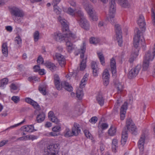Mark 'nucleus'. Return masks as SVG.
<instances>
[{
  "instance_id": "48",
  "label": "nucleus",
  "mask_w": 155,
  "mask_h": 155,
  "mask_svg": "<svg viewBox=\"0 0 155 155\" xmlns=\"http://www.w3.org/2000/svg\"><path fill=\"white\" fill-rule=\"evenodd\" d=\"M38 89L40 92L43 95H45L46 94V88L45 87L43 86H40L39 87Z\"/></svg>"
},
{
  "instance_id": "61",
  "label": "nucleus",
  "mask_w": 155,
  "mask_h": 155,
  "mask_svg": "<svg viewBox=\"0 0 155 155\" xmlns=\"http://www.w3.org/2000/svg\"><path fill=\"white\" fill-rule=\"evenodd\" d=\"M54 11L57 14H59L60 13V11L58 8L57 6L56 5H54Z\"/></svg>"
},
{
  "instance_id": "22",
  "label": "nucleus",
  "mask_w": 155,
  "mask_h": 155,
  "mask_svg": "<svg viewBox=\"0 0 155 155\" xmlns=\"http://www.w3.org/2000/svg\"><path fill=\"white\" fill-rule=\"evenodd\" d=\"M34 127L32 125H25L21 128V130L23 131L28 132H31L33 131Z\"/></svg>"
},
{
  "instance_id": "7",
  "label": "nucleus",
  "mask_w": 155,
  "mask_h": 155,
  "mask_svg": "<svg viewBox=\"0 0 155 155\" xmlns=\"http://www.w3.org/2000/svg\"><path fill=\"white\" fill-rule=\"evenodd\" d=\"M58 20L63 26L62 29L63 32H70L69 31V28L67 20L64 19L63 18L60 16L58 17Z\"/></svg>"
},
{
  "instance_id": "34",
  "label": "nucleus",
  "mask_w": 155,
  "mask_h": 155,
  "mask_svg": "<svg viewBox=\"0 0 155 155\" xmlns=\"http://www.w3.org/2000/svg\"><path fill=\"white\" fill-rule=\"evenodd\" d=\"M118 147V141L116 139H113L112 144V151L115 152Z\"/></svg>"
},
{
  "instance_id": "51",
  "label": "nucleus",
  "mask_w": 155,
  "mask_h": 155,
  "mask_svg": "<svg viewBox=\"0 0 155 155\" xmlns=\"http://www.w3.org/2000/svg\"><path fill=\"white\" fill-rule=\"evenodd\" d=\"M11 100L15 103H18L20 101V98L18 96H13Z\"/></svg>"
},
{
  "instance_id": "31",
  "label": "nucleus",
  "mask_w": 155,
  "mask_h": 155,
  "mask_svg": "<svg viewBox=\"0 0 155 155\" xmlns=\"http://www.w3.org/2000/svg\"><path fill=\"white\" fill-rule=\"evenodd\" d=\"M87 57L83 59L80 62V70L81 71L84 70L86 68Z\"/></svg>"
},
{
  "instance_id": "29",
  "label": "nucleus",
  "mask_w": 155,
  "mask_h": 155,
  "mask_svg": "<svg viewBox=\"0 0 155 155\" xmlns=\"http://www.w3.org/2000/svg\"><path fill=\"white\" fill-rule=\"evenodd\" d=\"M2 52L3 54L5 57L8 55V47L7 43H3L2 45Z\"/></svg>"
},
{
  "instance_id": "46",
  "label": "nucleus",
  "mask_w": 155,
  "mask_h": 155,
  "mask_svg": "<svg viewBox=\"0 0 155 155\" xmlns=\"http://www.w3.org/2000/svg\"><path fill=\"white\" fill-rule=\"evenodd\" d=\"M114 14H109L108 17L107 18V20L110 21L111 23L113 24L114 22Z\"/></svg>"
},
{
  "instance_id": "19",
  "label": "nucleus",
  "mask_w": 155,
  "mask_h": 155,
  "mask_svg": "<svg viewBox=\"0 0 155 155\" xmlns=\"http://www.w3.org/2000/svg\"><path fill=\"white\" fill-rule=\"evenodd\" d=\"M110 66L112 74H115L117 72L116 63L115 59L113 58L111 59Z\"/></svg>"
},
{
  "instance_id": "25",
  "label": "nucleus",
  "mask_w": 155,
  "mask_h": 155,
  "mask_svg": "<svg viewBox=\"0 0 155 155\" xmlns=\"http://www.w3.org/2000/svg\"><path fill=\"white\" fill-rule=\"evenodd\" d=\"M139 50L136 49L135 52L132 51V53L131 55L130 58L129 59V61L130 63H132L134 61L135 59L137 57L138 55Z\"/></svg>"
},
{
  "instance_id": "11",
  "label": "nucleus",
  "mask_w": 155,
  "mask_h": 155,
  "mask_svg": "<svg viewBox=\"0 0 155 155\" xmlns=\"http://www.w3.org/2000/svg\"><path fill=\"white\" fill-rule=\"evenodd\" d=\"M145 138V136L144 135H142L140 137L138 143V147L140 149V152L141 154H143Z\"/></svg>"
},
{
  "instance_id": "3",
  "label": "nucleus",
  "mask_w": 155,
  "mask_h": 155,
  "mask_svg": "<svg viewBox=\"0 0 155 155\" xmlns=\"http://www.w3.org/2000/svg\"><path fill=\"white\" fill-rule=\"evenodd\" d=\"M84 8L93 21H97L98 20V18L96 12L93 10V7L91 5L86 4L84 5Z\"/></svg>"
},
{
  "instance_id": "52",
  "label": "nucleus",
  "mask_w": 155,
  "mask_h": 155,
  "mask_svg": "<svg viewBox=\"0 0 155 155\" xmlns=\"http://www.w3.org/2000/svg\"><path fill=\"white\" fill-rule=\"evenodd\" d=\"M84 133L85 136L87 138L91 139L92 138V135L88 130H85L84 131Z\"/></svg>"
},
{
  "instance_id": "1",
  "label": "nucleus",
  "mask_w": 155,
  "mask_h": 155,
  "mask_svg": "<svg viewBox=\"0 0 155 155\" xmlns=\"http://www.w3.org/2000/svg\"><path fill=\"white\" fill-rule=\"evenodd\" d=\"M60 148L58 143L52 144L44 149L43 155H57L56 152Z\"/></svg>"
},
{
  "instance_id": "50",
  "label": "nucleus",
  "mask_w": 155,
  "mask_h": 155,
  "mask_svg": "<svg viewBox=\"0 0 155 155\" xmlns=\"http://www.w3.org/2000/svg\"><path fill=\"white\" fill-rule=\"evenodd\" d=\"M11 90H16L18 88L17 85L14 83H12L9 86Z\"/></svg>"
},
{
  "instance_id": "41",
  "label": "nucleus",
  "mask_w": 155,
  "mask_h": 155,
  "mask_svg": "<svg viewBox=\"0 0 155 155\" xmlns=\"http://www.w3.org/2000/svg\"><path fill=\"white\" fill-rule=\"evenodd\" d=\"M116 130L114 127H111L108 130V134L110 136H114L116 134Z\"/></svg>"
},
{
  "instance_id": "38",
  "label": "nucleus",
  "mask_w": 155,
  "mask_h": 155,
  "mask_svg": "<svg viewBox=\"0 0 155 155\" xmlns=\"http://www.w3.org/2000/svg\"><path fill=\"white\" fill-rule=\"evenodd\" d=\"M152 19L153 25L155 27V5L151 9Z\"/></svg>"
},
{
  "instance_id": "33",
  "label": "nucleus",
  "mask_w": 155,
  "mask_h": 155,
  "mask_svg": "<svg viewBox=\"0 0 155 155\" xmlns=\"http://www.w3.org/2000/svg\"><path fill=\"white\" fill-rule=\"evenodd\" d=\"M64 137H69L74 136L72 133V130H71L68 128H66L65 129L64 132Z\"/></svg>"
},
{
  "instance_id": "47",
  "label": "nucleus",
  "mask_w": 155,
  "mask_h": 155,
  "mask_svg": "<svg viewBox=\"0 0 155 155\" xmlns=\"http://www.w3.org/2000/svg\"><path fill=\"white\" fill-rule=\"evenodd\" d=\"M109 74L107 70H105L104 71L102 74V77L103 79H106L109 78Z\"/></svg>"
},
{
  "instance_id": "53",
  "label": "nucleus",
  "mask_w": 155,
  "mask_h": 155,
  "mask_svg": "<svg viewBox=\"0 0 155 155\" xmlns=\"http://www.w3.org/2000/svg\"><path fill=\"white\" fill-rule=\"evenodd\" d=\"M54 82L55 85L57 89L58 90H60L61 89L62 85H61H61L60 84V81H56Z\"/></svg>"
},
{
  "instance_id": "54",
  "label": "nucleus",
  "mask_w": 155,
  "mask_h": 155,
  "mask_svg": "<svg viewBox=\"0 0 155 155\" xmlns=\"http://www.w3.org/2000/svg\"><path fill=\"white\" fill-rule=\"evenodd\" d=\"M52 130L54 132H59L61 130V127L60 125L55 126L52 128Z\"/></svg>"
},
{
  "instance_id": "40",
  "label": "nucleus",
  "mask_w": 155,
  "mask_h": 155,
  "mask_svg": "<svg viewBox=\"0 0 155 155\" xmlns=\"http://www.w3.org/2000/svg\"><path fill=\"white\" fill-rule=\"evenodd\" d=\"M24 14H22V15H21L20 16H19L20 15L17 16H13V18L15 22L20 23L22 21V18L24 16Z\"/></svg>"
},
{
  "instance_id": "39",
  "label": "nucleus",
  "mask_w": 155,
  "mask_h": 155,
  "mask_svg": "<svg viewBox=\"0 0 155 155\" xmlns=\"http://www.w3.org/2000/svg\"><path fill=\"white\" fill-rule=\"evenodd\" d=\"M144 38L143 33L140 30H137V34L135 35L134 39H141Z\"/></svg>"
},
{
  "instance_id": "12",
  "label": "nucleus",
  "mask_w": 155,
  "mask_h": 155,
  "mask_svg": "<svg viewBox=\"0 0 155 155\" xmlns=\"http://www.w3.org/2000/svg\"><path fill=\"white\" fill-rule=\"evenodd\" d=\"M71 129L74 136H78L81 131L80 125L76 123H74Z\"/></svg>"
},
{
  "instance_id": "10",
  "label": "nucleus",
  "mask_w": 155,
  "mask_h": 155,
  "mask_svg": "<svg viewBox=\"0 0 155 155\" xmlns=\"http://www.w3.org/2000/svg\"><path fill=\"white\" fill-rule=\"evenodd\" d=\"M127 102H125L121 107L120 110V118L121 120H124L125 117L126 110L127 108Z\"/></svg>"
},
{
  "instance_id": "36",
  "label": "nucleus",
  "mask_w": 155,
  "mask_h": 155,
  "mask_svg": "<svg viewBox=\"0 0 155 155\" xmlns=\"http://www.w3.org/2000/svg\"><path fill=\"white\" fill-rule=\"evenodd\" d=\"M8 81V78H5L2 79L0 81V87L4 88Z\"/></svg>"
},
{
  "instance_id": "64",
  "label": "nucleus",
  "mask_w": 155,
  "mask_h": 155,
  "mask_svg": "<svg viewBox=\"0 0 155 155\" xmlns=\"http://www.w3.org/2000/svg\"><path fill=\"white\" fill-rule=\"evenodd\" d=\"M28 135H27L25 137H22L18 138L17 140H28Z\"/></svg>"
},
{
  "instance_id": "37",
  "label": "nucleus",
  "mask_w": 155,
  "mask_h": 155,
  "mask_svg": "<svg viewBox=\"0 0 155 155\" xmlns=\"http://www.w3.org/2000/svg\"><path fill=\"white\" fill-rule=\"evenodd\" d=\"M118 2L122 7L126 8L129 6L127 0H118Z\"/></svg>"
},
{
  "instance_id": "4",
  "label": "nucleus",
  "mask_w": 155,
  "mask_h": 155,
  "mask_svg": "<svg viewBox=\"0 0 155 155\" xmlns=\"http://www.w3.org/2000/svg\"><path fill=\"white\" fill-rule=\"evenodd\" d=\"M126 127H124V129L126 128L127 130H129L131 132V133L134 135H136L137 134V129L135 124L132 123V121L131 119H127L126 122Z\"/></svg>"
},
{
  "instance_id": "6",
  "label": "nucleus",
  "mask_w": 155,
  "mask_h": 155,
  "mask_svg": "<svg viewBox=\"0 0 155 155\" xmlns=\"http://www.w3.org/2000/svg\"><path fill=\"white\" fill-rule=\"evenodd\" d=\"M141 69V65H138L134 68L132 69L129 73V78L131 79L135 77L138 74Z\"/></svg>"
},
{
  "instance_id": "18",
  "label": "nucleus",
  "mask_w": 155,
  "mask_h": 155,
  "mask_svg": "<svg viewBox=\"0 0 155 155\" xmlns=\"http://www.w3.org/2000/svg\"><path fill=\"white\" fill-rule=\"evenodd\" d=\"M48 116L51 121L56 124H58L60 122L59 120L55 116L54 112L52 111H50L48 113Z\"/></svg>"
},
{
  "instance_id": "5",
  "label": "nucleus",
  "mask_w": 155,
  "mask_h": 155,
  "mask_svg": "<svg viewBox=\"0 0 155 155\" xmlns=\"http://www.w3.org/2000/svg\"><path fill=\"white\" fill-rule=\"evenodd\" d=\"M78 22L80 27L86 30H89L90 28V25L86 18L79 19L77 21Z\"/></svg>"
},
{
  "instance_id": "56",
  "label": "nucleus",
  "mask_w": 155,
  "mask_h": 155,
  "mask_svg": "<svg viewBox=\"0 0 155 155\" xmlns=\"http://www.w3.org/2000/svg\"><path fill=\"white\" fill-rule=\"evenodd\" d=\"M97 118L95 116L92 117L89 120V121L92 124H95L97 121Z\"/></svg>"
},
{
  "instance_id": "28",
  "label": "nucleus",
  "mask_w": 155,
  "mask_h": 155,
  "mask_svg": "<svg viewBox=\"0 0 155 155\" xmlns=\"http://www.w3.org/2000/svg\"><path fill=\"white\" fill-rule=\"evenodd\" d=\"M96 100L97 103L101 106H102L104 105V99L101 94H99L97 96Z\"/></svg>"
},
{
  "instance_id": "21",
  "label": "nucleus",
  "mask_w": 155,
  "mask_h": 155,
  "mask_svg": "<svg viewBox=\"0 0 155 155\" xmlns=\"http://www.w3.org/2000/svg\"><path fill=\"white\" fill-rule=\"evenodd\" d=\"M66 42V48L69 53H71L74 48L75 45L72 43L68 39Z\"/></svg>"
},
{
  "instance_id": "43",
  "label": "nucleus",
  "mask_w": 155,
  "mask_h": 155,
  "mask_svg": "<svg viewBox=\"0 0 155 155\" xmlns=\"http://www.w3.org/2000/svg\"><path fill=\"white\" fill-rule=\"evenodd\" d=\"M76 95L77 97L79 99H82L84 95L83 91L81 90H78L77 91Z\"/></svg>"
},
{
  "instance_id": "20",
  "label": "nucleus",
  "mask_w": 155,
  "mask_h": 155,
  "mask_svg": "<svg viewBox=\"0 0 155 155\" xmlns=\"http://www.w3.org/2000/svg\"><path fill=\"white\" fill-rule=\"evenodd\" d=\"M11 13L14 16H19L22 15V14H24L23 12L18 8H15L12 9L11 11Z\"/></svg>"
},
{
  "instance_id": "14",
  "label": "nucleus",
  "mask_w": 155,
  "mask_h": 155,
  "mask_svg": "<svg viewBox=\"0 0 155 155\" xmlns=\"http://www.w3.org/2000/svg\"><path fill=\"white\" fill-rule=\"evenodd\" d=\"M116 39H122V32L120 25L116 24L115 25Z\"/></svg>"
},
{
  "instance_id": "49",
  "label": "nucleus",
  "mask_w": 155,
  "mask_h": 155,
  "mask_svg": "<svg viewBox=\"0 0 155 155\" xmlns=\"http://www.w3.org/2000/svg\"><path fill=\"white\" fill-rule=\"evenodd\" d=\"M37 110H40V106L35 101H33L31 104Z\"/></svg>"
},
{
  "instance_id": "57",
  "label": "nucleus",
  "mask_w": 155,
  "mask_h": 155,
  "mask_svg": "<svg viewBox=\"0 0 155 155\" xmlns=\"http://www.w3.org/2000/svg\"><path fill=\"white\" fill-rule=\"evenodd\" d=\"M99 39H90L89 42L90 44L94 45H96L99 42Z\"/></svg>"
},
{
  "instance_id": "16",
  "label": "nucleus",
  "mask_w": 155,
  "mask_h": 155,
  "mask_svg": "<svg viewBox=\"0 0 155 155\" xmlns=\"http://www.w3.org/2000/svg\"><path fill=\"white\" fill-rule=\"evenodd\" d=\"M110 6L109 7V14H114L116 12L115 0H110Z\"/></svg>"
},
{
  "instance_id": "17",
  "label": "nucleus",
  "mask_w": 155,
  "mask_h": 155,
  "mask_svg": "<svg viewBox=\"0 0 155 155\" xmlns=\"http://www.w3.org/2000/svg\"><path fill=\"white\" fill-rule=\"evenodd\" d=\"M127 131L126 128L123 130L122 132L121 142L122 145H124L126 143L128 137Z\"/></svg>"
},
{
  "instance_id": "63",
  "label": "nucleus",
  "mask_w": 155,
  "mask_h": 155,
  "mask_svg": "<svg viewBox=\"0 0 155 155\" xmlns=\"http://www.w3.org/2000/svg\"><path fill=\"white\" fill-rule=\"evenodd\" d=\"M104 84L105 86H107L109 84V78L103 79Z\"/></svg>"
},
{
  "instance_id": "55",
  "label": "nucleus",
  "mask_w": 155,
  "mask_h": 155,
  "mask_svg": "<svg viewBox=\"0 0 155 155\" xmlns=\"http://www.w3.org/2000/svg\"><path fill=\"white\" fill-rule=\"evenodd\" d=\"M37 62L39 64H43L44 63V59L41 55H39L37 60Z\"/></svg>"
},
{
  "instance_id": "59",
  "label": "nucleus",
  "mask_w": 155,
  "mask_h": 155,
  "mask_svg": "<svg viewBox=\"0 0 155 155\" xmlns=\"http://www.w3.org/2000/svg\"><path fill=\"white\" fill-rule=\"evenodd\" d=\"M37 137L36 136H35L34 135H28V140H33L37 139Z\"/></svg>"
},
{
  "instance_id": "13",
  "label": "nucleus",
  "mask_w": 155,
  "mask_h": 155,
  "mask_svg": "<svg viewBox=\"0 0 155 155\" xmlns=\"http://www.w3.org/2000/svg\"><path fill=\"white\" fill-rule=\"evenodd\" d=\"M55 56L56 59L60 66L63 67L65 64V61L64 57L60 53L56 54Z\"/></svg>"
},
{
  "instance_id": "2",
  "label": "nucleus",
  "mask_w": 155,
  "mask_h": 155,
  "mask_svg": "<svg viewBox=\"0 0 155 155\" xmlns=\"http://www.w3.org/2000/svg\"><path fill=\"white\" fill-rule=\"evenodd\" d=\"M63 33V34L58 31L54 32L51 35V37L54 39H62L64 38H77L75 34L71 32H66L65 33L64 32Z\"/></svg>"
},
{
  "instance_id": "32",
  "label": "nucleus",
  "mask_w": 155,
  "mask_h": 155,
  "mask_svg": "<svg viewBox=\"0 0 155 155\" xmlns=\"http://www.w3.org/2000/svg\"><path fill=\"white\" fill-rule=\"evenodd\" d=\"M98 57L100 60V62L103 66L105 65V61L104 56L103 53L101 52L97 53Z\"/></svg>"
},
{
  "instance_id": "27",
  "label": "nucleus",
  "mask_w": 155,
  "mask_h": 155,
  "mask_svg": "<svg viewBox=\"0 0 155 155\" xmlns=\"http://www.w3.org/2000/svg\"><path fill=\"white\" fill-rule=\"evenodd\" d=\"M154 58V56L152 55L150 51H148L146 53L144 58V60L150 61H152Z\"/></svg>"
},
{
  "instance_id": "42",
  "label": "nucleus",
  "mask_w": 155,
  "mask_h": 155,
  "mask_svg": "<svg viewBox=\"0 0 155 155\" xmlns=\"http://www.w3.org/2000/svg\"><path fill=\"white\" fill-rule=\"evenodd\" d=\"M76 12L77 13L78 15L77 21L85 17L83 13L81 10L78 11V12L76 11Z\"/></svg>"
},
{
  "instance_id": "60",
  "label": "nucleus",
  "mask_w": 155,
  "mask_h": 155,
  "mask_svg": "<svg viewBox=\"0 0 155 155\" xmlns=\"http://www.w3.org/2000/svg\"><path fill=\"white\" fill-rule=\"evenodd\" d=\"M100 127L102 130H104L107 128L108 125L107 123H103L101 126H100Z\"/></svg>"
},
{
  "instance_id": "35",
  "label": "nucleus",
  "mask_w": 155,
  "mask_h": 155,
  "mask_svg": "<svg viewBox=\"0 0 155 155\" xmlns=\"http://www.w3.org/2000/svg\"><path fill=\"white\" fill-rule=\"evenodd\" d=\"M45 115L43 113H41L38 115L36 120L38 123H41L45 119Z\"/></svg>"
},
{
  "instance_id": "26",
  "label": "nucleus",
  "mask_w": 155,
  "mask_h": 155,
  "mask_svg": "<svg viewBox=\"0 0 155 155\" xmlns=\"http://www.w3.org/2000/svg\"><path fill=\"white\" fill-rule=\"evenodd\" d=\"M61 85L67 91L70 92L72 91L73 88L71 85L66 81H63L61 83Z\"/></svg>"
},
{
  "instance_id": "45",
  "label": "nucleus",
  "mask_w": 155,
  "mask_h": 155,
  "mask_svg": "<svg viewBox=\"0 0 155 155\" xmlns=\"http://www.w3.org/2000/svg\"><path fill=\"white\" fill-rule=\"evenodd\" d=\"M76 9H73L71 7H69L68 8L66 12L70 15L73 16L74 15L75 12H76Z\"/></svg>"
},
{
  "instance_id": "24",
  "label": "nucleus",
  "mask_w": 155,
  "mask_h": 155,
  "mask_svg": "<svg viewBox=\"0 0 155 155\" xmlns=\"http://www.w3.org/2000/svg\"><path fill=\"white\" fill-rule=\"evenodd\" d=\"M86 50V44L85 42H83V45L81 46L80 49L78 50V52L80 55V58L81 59L84 57V54L85 53Z\"/></svg>"
},
{
  "instance_id": "30",
  "label": "nucleus",
  "mask_w": 155,
  "mask_h": 155,
  "mask_svg": "<svg viewBox=\"0 0 155 155\" xmlns=\"http://www.w3.org/2000/svg\"><path fill=\"white\" fill-rule=\"evenodd\" d=\"M88 74L86 73L83 77V78L81 81V84L80 85V87L81 88H83L86 85V82L88 80Z\"/></svg>"
},
{
  "instance_id": "58",
  "label": "nucleus",
  "mask_w": 155,
  "mask_h": 155,
  "mask_svg": "<svg viewBox=\"0 0 155 155\" xmlns=\"http://www.w3.org/2000/svg\"><path fill=\"white\" fill-rule=\"evenodd\" d=\"M91 68L92 69L98 68L96 63L94 61H92L91 62Z\"/></svg>"
},
{
  "instance_id": "23",
  "label": "nucleus",
  "mask_w": 155,
  "mask_h": 155,
  "mask_svg": "<svg viewBox=\"0 0 155 155\" xmlns=\"http://www.w3.org/2000/svg\"><path fill=\"white\" fill-rule=\"evenodd\" d=\"M45 66L51 71L54 72L55 71L57 68L55 64L51 62L47 61L45 63Z\"/></svg>"
},
{
  "instance_id": "62",
  "label": "nucleus",
  "mask_w": 155,
  "mask_h": 155,
  "mask_svg": "<svg viewBox=\"0 0 155 155\" xmlns=\"http://www.w3.org/2000/svg\"><path fill=\"white\" fill-rule=\"evenodd\" d=\"M34 100H32L31 99L27 97L25 98V101L28 103V104H31L32 103L33 101Z\"/></svg>"
},
{
  "instance_id": "8",
  "label": "nucleus",
  "mask_w": 155,
  "mask_h": 155,
  "mask_svg": "<svg viewBox=\"0 0 155 155\" xmlns=\"http://www.w3.org/2000/svg\"><path fill=\"white\" fill-rule=\"evenodd\" d=\"M145 42V39H134L133 44L134 48L133 49L132 51L135 52L136 49L139 50V47L141 45L144 46Z\"/></svg>"
},
{
  "instance_id": "15",
  "label": "nucleus",
  "mask_w": 155,
  "mask_h": 155,
  "mask_svg": "<svg viewBox=\"0 0 155 155\" xmlns=\"http://www.w3.org/2000/svg\"><path fill=\"white\" fill-rule=\"evenodd\" d=\"M113 83L115 87L117 89L118 93H121L123 90L124 86L123 85L120 83L118 80L115 79H114Z\"/></svg>"
},
{
  "instance_id": "9",
  "label": "nucleus",
  "mask_w": 155,
  "mask_h": 155,
  "mask_svg": "<svg viewBox=\"0 0 155 155\" xmlns=\"http://www.w3.org/2000/svg\"><path fill=\"white\" fill-rule=\"evenodd\" d=\"M137 22L140 28L142 29V31L145 29L146 23L144 16L142 15H139Z\"/></svg>"
},
{
  "instance_id": "44",
  "label": "nucleus",
  "mask_w": 155,
  "mask_h": 155,
  "mask_svg": "<svg viewBox=\"0 0 155 155\" xmlns=\"http://www.w3.org/2000/svg\"><path fill=\"white\" fill-rule=\"evenodd\" d=\"M149 61L143 60V70L146 71L147 70L149 67Z\"/></svg>"
}]
</instances>
